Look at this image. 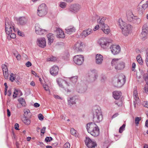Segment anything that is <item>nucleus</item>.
I'll use <instances>...</instances> for the list:
<instances>
[{
  "mask_svg": "<svg viewBox=\"0 0 148 148\" xmlns=\"http://www.w3.org/2000/svg\"><path fill=\"white\" fill-rule=\"evenodd\" d=\"M14 32L13 31L10 33V34L8 35L7 38L8 39L10 40L11 38L14 39L16 38V35L14 33Z\"/></svg>",
  "mask_w": 148,
  "mask_h": 148,
  "instance_id": "38",
  "label": "nucleus"
},
{
  "mask_svg": "<svg viewBox=\"0 0 148 148\" xmlns=\"http://www.w3.org/2000/svg\"><path fill=\"white\" fill-rule=\"evenodd\" d=\"M27 21V19L25 17H21L18 20V24L20 25H24L26 24Z\"/></svg>",
  "mask_w": 148,
  "mask_h": 148,
  "instance_id": "24",
  "label": "nucleus"
},
{
  "mask_svg": "<svg viewBox=\"0 0 148 148\" xmlns=\"http://www.w3.org/2000/svg\"><path fill=\"white\" fill-rule=\"evenodd\" d=\"M78 76H75L70 78L71 81L73 84H75L77 81Z\"/></svg>",
  "mask_w": 148,
  "mask_h": 148,
  "instance_id": "37",
  "label": "nucleus"
},
{
  "mask_svg": "<svg viewBox=\"0 0 148 148\" xmlns=\"http://www.w3.org/2000/svg\"><path fill=\"white\" fill-rule=\"evenodd\" d=\"M136 66V64L134 62H133L132 65V70L133 71H134L135 69Z\"/></svg>",
  "mask_w": 148,
  "mask_h": 148,
  "instance_id": "52",
  "label": "nucleus"
},
{
  "mask_svg": "<svg viewBox=\"0 0 148 148\" xmlns=\"http://www.w3.org/2000/svg\"><path fill=\"white\" fill-rule=\"evenodd\" d=\"M127 16L128 21L132 23L134 21V19L137 16H134L132 12L130 10H129L127 12Z\"/></svg>",
  "mask_w": 148,
  "mask_h": 148,
  "instance_id": "19",
  "label": "nucleus"
},
{
  "mask_svg": "<svg viewBox=\"0 0 148 148\" xmlns=\"http://www.w3.org/2000/svg\"><path fill=\"white\" fill-rule=\"evenodd\" d=\"M56 36L58 38H64L65 34L63 31L60 28H57L56 30Z\"/></svg>",
  "mask_w": 148,
  "mask_h": 148,
  "instance_id": "21",
  "label": "nucleus"
},
{
  "mask_svg": "<svg viewBox=\"0 0 148 148\" xmlns=\"http://www.w3.org/2000/svg\"><path fill=\"white\" fill-rule=\"evenodd\" d=\"M93 116V121L94 123L90 122L87 123L86 126V130L88 133L96 127L97 125L95 123H99L103 119V116L100 108L98 106H95L92 110Z\"/></svg>",
  "mask_w": 148,
  "mask_h": 148,
  "instance_id": "1",
  "label": "nucleus"
},
{
  "mask_svg": "<svg viewBox=\"0 0 148 148\" xmlns=\"http://www.w3.org/2000/svg\"><path fill=\"white\" fill-rule=\"evenodd\" d=\"M148 35V27L144 26L143 27L142 31L140 37L142 39L144 40L147 38Z\"/></svg>",
  "mask_w": 148,
  "mask_h": 148,
  "instance_id": "14",
  "label": "nucleus"
},
{
  "mask_svg": "<svg viewBox=\"0 0 148 148\" xmlns=\"http://www.w3.org/2000/svg\"><path fill=\"white\" fill-rule=\"evenodd\" d=\"M18 101L23 107H25L26 106V103L25 99L22 98H20L18 99Z\"/></svg>",
  "mask_w": 148,
  "mask_h": 148,
  "instance_id": "34",
  "label": "nucleus"
},
{
  "mask_svg": "<svg viewBox=\"0 0 148 148\" xmlns=\"http://www.w3.org/2000/svg\"><path fill=\"white\" fill-rule=\"evenodd\" d=\"M66 3L65 2H61L60 3V7L62 8H64L66 7Z\"/></svg>",
  "mask_w": 148,
  "mask_h": 148,
  "instance_id": "43",
  "label": "nucleus"
},
{
  "mask_svg": "<svg viewBox=\"0 0 148 148\" xmlns=\"http://www.w3.org/2000/svg\"><path fill=\"white\" fill-rule=\"evenodd\" d=\"M19 125L18 123H16L14 125V127L15 129L16 130H19L18 128H19Z\"/></svg>",
  "mask_w": 148,
  "mask_h": 148,
  "instance_id": "57",
  "label": "nucleus"
},
{
  "mask_svg": "<svg viewBox=\"0 0 148 148\" xmlns=\"http://www.w3.org/2000/svg\"><path fill=\"white\" fill-rule=\"evenodd\" d=\"M31 65L32 63L29 61H28L26 64V66L27 67H29Z\"/></svg>",
  "mask_w": 148,
  "mask_h": 148,
  "instance_id": "56",
  "label": "nucleus"
},
{
  "mask_svg": "<svg viewBox=\"0 0 148 148\" xmlns=\"http://www.w3.org/2000/svg\"><path fill=\"white\" fill-rule=\"evenodd\" d=\"M125 126V125L123 124L119 128V132L121 133H122L123 131L124 130Z\"/></svg>",
  "mask_w": 148,
  "mask_h": 148,
  "instance_id": "44",
  "label": "nucleus"
},
{
  "mask_svg": "<svg viewBox=\"0 0 148 148\" xmlns=\"http://www.w3.org/2000/svg\"><path fill=\"white\" fill-rule=\"evenodd\" d=\"M2 70L3 69H6L8 68L7 66L5 64H3L2 65Z\"/></svg>",
  "mask_w": 148,
  "mask_h": 148,
  "instance_id": "64",
  "label": "nucleus"
},
{
  "mask_svg": "<svg viewBox=\"0 0 148 148\" xmlns=\"http://www.w3.org/2000/svg\"><path fill=\"white\" fill-rule=\"evenodd\" d=\"M99 25H97L95 26V28L93 29V30L94 31H96L97 30L99 29Z\"/></svg>",
  "mask_w": 148,
  "mask_h": 148,
  "instance_id": "58",
  "label": "nucleus"
},
{
  "mask_svg": "<svg viewBox=\"0 0 148 148\" xmlns=\"http://www.w3.org/2000/svg\"><path fill=\"white\" fill-rule=\"evenodd\" d=\"M35 29L36 33L38 35H42L46 34L47 32V30L41 28L40 25L38 23L35 24Z\"/></svg>",
  "mask_w": 148,
  "mask_h": 148,
  "instance_id": "10",
  "label": "nucleus"
},
{
  "mask_svg": "<svg viewBox=\"0 0 148 148\" xmlns=\"http://www.w3.org/2000/svg\"><path fill=\"white\" fill-rule=\"evenodd\" d=\"M53 138L51 137H47L45 140V141L46 142H49L51 141Z\"/></svg>",
  "mask_w": 148,
  "mask_h": 148,
  "instance_id": "47",
  "label": "nucleus"
},
{
  "mask_svg": "<svg viewBox=\"0 0 148 148\" xmlns=\"http://www.w3.org/2000/svg\"><path fill=\"white\" fill-rule=\"evenodd\" d=\"M57 58L56 57H54L53 56L47 58V61H54L56 60Z\"/></svg>",
  "mask_w": 148,
  "mask_h": 148,
  "instance_id": "42",
  "label": "nucleus"
},
{
  "mask_svg": "<svg viewBox=\"0 0 148 148\" xmlns=\"http://www.w3.org/2000/svg\"><path fill=\"white\" fill-rule=\"evenodd\" d=\"M89 133L94 137L98 136L99 134V129L98 126L97 125L96 127H95Z\"/></svg>",
  "mask_w": 148,
  "mask_h": 148,
  "instance_id": "20",
  "label": "nucleus"
},
{
  "mask_svg": "<svg viewBox=\"0 0 148 148\" xmlns=\"http://www.w3.org/2000/svg\"><path fill=\"white\" fill-rule=\"evenodd\" d=\"M125 81V76L123 74H121L119 75L118 77L115 79L114 84L115 86L120 88L124 84Z\"/></svg>",
  "mask_w": 148,
  "mask_h": 148,
  "instance_id": "5",
  "label": "nucleus"
},
{
  "mask_svg": "<svg viewBox=\"0 0 148 148\" xmlns=\"http://www.w3.org/2000/svg\"><path fill=\"white\" fill-rule=\"evenodd\" d=\"M37 14L40 16L45 15L47 13V8L45 3L41 4L38 7L37 10Z\"/></svg>",
  "mask_w": 148,
  "mask_h": 148,
  "instance_id": "7",
  "label": "nucleus"
},
{
  "mask_svg": "<svg viewBox=\"0 0 148 148\" xmlns=\"http://www.w3.org/2000/svg\"><path fill=\"white\" fill-rule=\"evenodd\" d=\"M7 116L8 117H9L11 115L9 109H7Z\"/></svg>",
  "mask_w": 148,
  "mask_h": 148,
  "instance_id": "60",
  "label": "nucleus"
},
{
  "mask_svg": "<svg viewBox=\"0 0 148 148\" xmlns=\"http://www.w3.org/2000/svg\"><path fill=\"white\" fill-rule=\"evenodd\" d=\"M18 34L20 36H23L24 35V34H23L22 33V32H21V31H18Z\"/></svg>",
  "mask_w": 148,
  "mask_h": 148,
  "instance_id": "63",
  "label": "nucleus"
},
{
  "mask_svg": "<svg viewBox=\"0 0 148 148\" xmlns=\"http://www.w3.org/2000/svg\"><path fill=\"white\" fill-rule=\"evenodd\" d=\"M136 59L137 62L140 64L142 65L143 63V61L141 56L140 55H138L136 57Z\"/></svg>",
  "mask_w": 148,
  "mask_h": 148,
  "instance_id": "39",
  "label": "nucleus"
},
{
  "mask_svg": "<svg viewBox=\"0 0 148 148\" xmlns=\"http://www.w3.org/2000/svg\"><path fill=\"white\" fill-rule=\"evenodd\" d=\"M71 134L75 136H77V134L76 132V131L73 128H71L70 130Z\"/></svg>",
  "mask_w": 148,
  "mask_h": 148,
  "instance_id": "41",
  "label": "nucleus"
},
{
  "mask_svg": "<svg viewBox=\"0 0 148 148\" xmlns=\"http://www.w3.org/2000/svg\"><path fill=\"white\" fill-rule=\"evenodd\" d=\"M133 93L134 97L135 100L136 101L137 100L139 99V98L138 97V93L136 90V86H135L134 88Z\"/></svg>",
  "mask_w": 148,
  "mask_h": 148,
  "instance_id": "32",
  "label": "nucleus"
},
{
  "mask_svg": "<svg viewBox=\"0 0 148 148\" xmlns=\"http://www.w3.org/2000/svg\"><path fill=\"white\" fill-rule=\"evenodd\" d=\"M66 33L69 34H71L75 31V29L74 27L67 28L65 29Z\"/></svg>",
  "mask_w": 148,
  "mask_h": 148,
  "instance_id": "33",
  "label": "nucleus"
},
{
  "mask_svg": "<svg viewBox=\"0 0 148 148\" xmlns=\"http://www.w3.org/2000/svg\"><path fill=\"white\" fill-rule=\"evenodd\" d=\"M98 43L101 48L103 49H106L108 47L110 42L108 38L102 37L98 40Z\"/></svg>",
  "mask_w": 148,
  "mask_h": 148,
  "instance_id": "6",
  "label": "nucleus"
},
{
  "mask_svg": "<svg viewBox=\"0 0 148 148\" xmlns=\"http://www.w3.org/2000/svg\"><path fill=\"white\" fill-rule=\"evenodd\" d=\"M43 88L46 91H48L49 90L48 86L46 84H43Z\"/></svg>",
  "mask_w": 148,
  "mask_h": 148,
  "instance_id": "51",
  "label": "nucleus"
},
{
  "mask_svg": "<svg viewBox=\"0 0 148 148\" xmlns=\"http://www.w3.org/2000/svg\"><path fill=\"white\" fill-rule=\"evenodd\" d=\"M59 70V69L58 66L54 65L50 69V73L53 76H56L58 74Z\"/></svg>",
  "mask_w": 148,
  "mask_h": 148,
  "instance_id": "16",
  "label": "nucleus"
},
{
  "mask_svg": "<svg viewBox=\"0 0 148 148\" xmlns=\"http://www.w3.org/2000/svg\"><path fill=\"white\" fill-rule=\"evenodd\" d=\"M22 121L26 125H28L30 123L31 121L29 118L24 117L22 119Z\"/></svg>",
  "mask_w": 148,
  "mask_h": 148,
  "instance_id": "35",
  "label": "nucleus"
},
{
  "mask_svg": "<svg viewBox=\"0 0 148 148\" xmlns=\"http://www.w3.org/2000/svg\"><path fill=\"white\" fill-rule=\"evenodd\" d=\"M37 44L40 47L44 48L46 45V41L45 38H38L37 39Z\"/></svg>",
  "mask_w": 148,
  "mask_h": 148,
  "instance_id": "17",
  "label": "nucleus"
},
{
  "mask_svg": "<svg viewBox=\"0 0 148 148\" xmlns=\"http://www.w3.org/2000/svg\"><path fill=\"white\" fill-rule=\"evenodd\" d=\"M127 16L128 21L132 23L134 21V19L137 16H134L132 12L130 10H129L127 12Z\"/></svg>",
  "mask_w": 148,
  "mask_h": 148,
  "instance_id": "18",
  "label": "nucleus"
},
{
  "mask_svg": "<svg viewBox=\"0 0 148 148\" xmlns=\"http://www.w3.org/2000/svg\"><path fill=\"white\" fill-rule=\"evenodd\" d=\"M106 19V17H99V18L97 19V23L99 24V25L102 27H104L105 25H107L105 24V21Z\"/></svg>",
  "mask_w": 148,
  "mask_h": 148,
  "instance_id": "25",
  "label": "nucleus"
},
{
  "mask_svg": "<svg viewBox=\"0 0 148 148\" xmlns=\"http://www.w3.org/2000/svg\"><path fill=\"white\" fill-rule=\"evenodd\" d=\"M5 30L6 34L9 35L13 31L15 32V29L14 27L13 23L9 21L8 18H5Z\"/></svg>",
  "mask_w": 148,
  "mask_h": 148,
  "instance_id": "4",
  "label": "nucleus"
},
{
  "mask_svg": "<svg viewBox=\"0 0 148 148\" xmlns=\"http://www.w3.org/2000/svg\"><path fill=\"white\" fill-rule=\"evenodd\" d=\"M81 6L78 4H74L71 5L68 8V10L71 12H77L80 9Z\"/></svg>",
  "mask_w": 148,
  "mask_h": 148,
  "instance_id": "11",
  "label": "nucleus"
},
{
  "mask_svg": "<svg viewBox=\"0 0 148 148\" xmlns=\"http://www.w3.org/2000/svg\"><path fill=\"white\" fill-rule=\"evenodd\" d=\"M85 142L88 148H95L97 146V144L96 142L92 140L88 137H86Z\"/></svg>",
  "mask_w": 148,
  "mask_h": 148,
  "instance_id": "9",
  "label": "nucleus"
},
{
  "mask_svg": "<svg viewBox=\"0 0 148 148\" xmlns=\"http://www.w3.org/2000/svg\"><path fill=\"white\" fill-rule=\"evenodd\" d=\"M70 144L68 142L66 143L64 145V148H70Z\"/></svg>",
  "mask_w": 148,
  "mask_h": 148,
  "instance_id": "48",
  "label": "nucleus"
},
{
  "mask_svg": "<svg viewBox=\"0 0 148 148\" xmlns=\"http://www.w3.org/2000/svg\"><path fill=\"white\" fill-rule=\"evenodd\" d=\"M15 75L13 73L11 74L10 75V80L13 82L15 79Z\"/></svg>",
  "mask_w": 148,
  "mask_h": 148,
  "instance_id": "45",
  "label": "nucleus"
},
{
  "mask_svg": "<svg viewBox=\"0 0 148 148\" xmlns=\"http://www.w3.org/2000/svg\"><path fill=\"white\" fill-rule=\"evenodd\" d=\"M92 32V30L91 29H88L86 30H84V36L86 37Z\"/></svg>",
  "mask_w": 148,
  "mask_h": 148,
  "instance_id": "31",
  "label": "nucleus"
},
{
  "mask_svg": "<svg viewBox=\"0 0 148 148\" xmlns=\"http://www.w3.org/2000/svg\"><path fill=\"white\" fill-rule=\"evenodd\" d=\"M102 30L103 32L106 34H108L110 32L109 26L107 25L102 27Z\"/></svg>",
  "mask_w": 148,
  "mask_h": 148,
  "instance_id": "27",
  "label": "nucleus"
},
{
  "mask_svg": "<svg viewBox=\"0 0 148 148\" xmlns=\"http://www.w3.org/2000/svg\"><path fill=\"white\" fill-rule=\"evenodd\" d=\"M38 118L39 120L41 121L43 119L44 117L42 114H40L38 115Z\"/></svg>",
  "mask_w": 148,
  "mask_h": 148,
  "instance_id": "50",
  "label": "nucleus"
},
{
  "mask_svg": "<svg viewBox=\"0 0 148 148\" xmlns=\"http://www.w3.org/2000/svg\"><path fill=\"white\" fill-rule=\"evenodd\" d=\"M24 117H30L31 116V114L28 109H25L24 110Z\"/></svg>",
  "mask_w": 148,
  "mask_h": 148,
  "instance_id": "30",
  "label": "nucleus"
},
{
  "mask_svg": "<svg viewBox=\"0 0 148 148\" xmlns=\"http://www.w3.org/2000/svg\"><path fill=\"white\" fill-rule=\"evenodd\" d=\"M64 81L63 79L60 78L58 79L57 80V82L59 86L62 88H64L62 83Z\"/></svg>",
  "mask_w": 148,
  "mask_h": 148,
  "instance_id": "36",
  "label": "nucleus"
},
{
  "mask_svg": "<svg viewBox=\"0 0 148 148\" xmlns=\"http://www.w3.org/2000/svg\"><path fill=\"white\" fill-rule=\"evenodd\" d=\"M141 22V19L138 17L136 16L134 19V21L132 22L133 23L138 24L140 23Z\"/></svg>",
  "mask_w": 148,
  "mask_h": 148,
  "instance_id": "40",
  "label": "nucleus"
},
{
  "mask_svg": "<svg viewBox=\"0 0 148 148\" xmlns=\"http://www.w3.org/2000/svg\"><path fill=\"white\" fill-rule=\"evenodd\" d=\"M47 37L48 40V44L50 45L53 41L54 38L53 35L50 33L47 35Z\"/></svg>",
  "mask_w": 148,
  "mask_h": 148,
  "instance_id": "28",
  "label": "nucleus"
},
{
  "mask_svg": "<svg viewBox=\"0 0 148 148\" xmlns=\"http://www.w3.org/2000/svg\"><path fill=\"white\" fill-rule=\"evenodd\" d=\"M111 64L113 66H114L116 70H121L124 67V64L123 62H119V59H114L111 62Z\"/></svg>",
  "mask_w": 148,
  "mask_h": 148,
  "instance_id": "8",
  "label": "nucleus"
},
{
  "mask_svg": "<svg viewBox=\"0 0 148 148\" xmlns=\"http://www.w3.org/2000/svg\"><path fill=\"white\" fill-rule=\"evenodd\" d=\"M118 23L120 28L122 30V33L123 35L127 36L131 33L132 29L131 25L126 23L121 19L119 20Z\"/></svg>",
  "mask_w": 148,
  "mask_h": 148,
  "instance_id": "2",
  "label": "nucleus"
},
{
  "mask_svg": "<svg viewBox=\"0 0 148 148\" xmlns=\"http://www.w3.org/2000/svg\"><path fill=\"white\" fill-rule=\"evenodd\" d=\"M148 2L147 1L146 3L143 4L142 5L139 4L137 7V9L138 12L139 14H141L144 12L145 10L146 9L148 6Z\"/></svg>",
  "mask_w": 148,
  "mask_h": 148,
  "instance_id": "13",
  "label": "nucleus"
},
{
  "mask_svg": "<svg viewBox=\"0 0 148 148\" xmlns=\"http://www.w3.org/2000/svg\"><path fill=\"white\" fill-rule=\"evenodd\" d=\"M121 95V92L118 91H114L113 92V95L114 98L116 99H119Z\"/></svg>",
  "mask_w": 148,
  "mask_h": 148,
  "instance_id": "29",
  "label": "nucleus"
},
{
  "mask_svg": "<svg viewBox=\"0 0 148 148\" xmlns=\"http://www.w3.org/2000/svg\"><path fill=\"white\" fill-rule=\"evenodd\" d=\"M74 63L78 65H81L83 62V56L82 55H79L75 56L73 58Z\"/></svg>",
  "mask_w": 148,
  "mask_h": 148,
  "instance_id": "12",
  "label": "nucleus"
},
{
  "mask_svg": "<svg viewBox=\"0 0 148 148\" xmlns=\"http://www.w3.org/2000/svg\"><path fill=\"white\" fill-rule=\"evenodd\" d=\"M95 59L96 63L98 64H101L103 61V56L100 54H97L96 55Z\"/></svg>",
  "mask_w": 148,
  "mask_h": 148,
  "instance_id": "22",
  "label": "nucleus"
},
{
  "mask_svg": "<svg viewBox=\"0 0 148 148\" xmlns=\"http://www.w3.org/2000/svg\"><path fill=\"white\" fill-rule=\"evenodd\" d=\"M144 89L146 93L148 92V87L147 86H145Z\"/></svg>",
  "mask_w": 148,
  "mask_h": 148,
  "instance_id": "61",
  "label": "nucleus"
},
{
  "mask_svg": "<svg viewBox=\"0 0 148 148\" xmlns=\"http://www.w3.org/2000/svg\"><path fill=\"white\" fill-rule=\"evenodd\" d=\"M3 75L5 79H7L8 78V72L3 73Z\"/></svg>",
  "mask_w": 148,
  "mask_h": 148,
  "instance_id": "49",
  "label": "nucleus"
},
{
  "mask_svg": "<svg viewBox=\"0 0 148 148\" xmlns=\"http://www.w3.org/2000/svg\"><path fill=\"white\" fill-rule=\"evenodd\" d=\"M77 100V99L75 97L70 98V99L68 100V104L70 106L75 104Z\"/></svg>",
  "mask_w": 148,
  "mask_h": 148,
  "instance_id": "26",
  "label": "nucleus"
},
{
  "mask_svg": "<svg viewBox=\"0 0 148 148\" xmlns=\"http://www.w3.org/2000/svg\"><path fill=\"white\" fill-rule=\"evenodd\" d=\"M16 57L17 60H19L21 59V55L19 54H18Z\"/></svg>",
  "mask_w": 148,
  "mask_h": 148,
  "instance_id": "62",
  "label": "nucleus"
},
{
  "mask_svg": "<svg viewBox=\"0 0 148 148\" xmlns=\"http://www.w3.org/2000/svg\"><path fill=\"white\" fill-rule=\"evenodd\" d=\"M141 120V118L140 117H137L135 118V123L137 125L139 124V122Z\"/></svg>",
  "mask_w": 148,
  "mask_h": 148,
  "instance_id": "46",
  "label": "nucleus"
},
{
  "mask_svg": "<svg viewBox=\"0 0 148 148\" xmlns=\"http://www.w3.org/2000/svg\"><path fill=\"white\" fill-rule=\"evenodd\" d=\"M112 53L114 55L119 53L120 51L121 48L119 45H113L110 48Z\"/></svg>",
  "mask_w": 148,
  "mask_h": 148,
  "instance_id": "15",
  "label": "nucleus"
},
{
  "mask_svg": "<svg viewBox=\"0 0 148 148\" xmlns=\"http://www.w3.org/2000/svg\"><path fill=\"white\" fill-rule=\"evenodd\" d=\"M74 48L77 51H82L83 48V42L81 41L78 42L74 46Z\"/></svg>",
  "mask_w": 148,
  "mask_h": 148,
  "instance_id": "23",
  "label": "nucleus"
},
{
  "mask_svg": "<svg viewBox=\"0 0 148 148\" xmlns=\"http://www.w3.org/2000/svg\"><path fill=\"white\" fill-rule=\"evenodd\" d=\"M144 79L146 81H148V76L146 74H145L143 76Z\"/></svg>",
  "mask_w": 148,
  "mask_h": 148,
  "instance_id": "54",
  "label": "nucleus"
},
{
  "mask_svg": "<svg viewBox=\"0 0 148 148\" xmlns=\"http://www.w3.org/2000/svg\"><path fill=\"white\" fill-rule=\"evenodd\" d=\"M98 77L97 71L94 69H91L88 71L87 75V80L88 82H93L97 79Z\"/></svg>",
  "mask_w": 148,
  "mask_h": 148,
  "instance_id": "3",
  "label": "nucleus"
},
{
  "mask_svg": "<svg viewBox=\"0 0 148 148\" xmlns=\"http://www.w3.org/2000/svg\"><path fill=\"white\" fill-rule=\"evenodd\" d=\"M46 127H43L41 130V133L44 134L45 132Z\"/></svg>",
  "mask_w": 148,
  "mask_h": 148,
  "instance_id": "55",
  "label": "nucleus"
},
{
  "mask_svg": "<svg viewBox=\"0 0 148 148\" xmlns=\"http://www.w3.org/2000/svg\"><path fill=\"white\" fill-rule=\"evenodd\" d=\"M16 93H17L16 94V95H18L19 94H20V96H21L22 95V93L20 90L16 89Z\"/></svg>",
  "mask_w": 148,
  "mask_h": 148,
  "instance_id": "53",
  "label": "nucleus"
},
{
  "mask_svg": "<svg viewBox=\"0 0 148 148\" xmlns=\"http://www.w3.org/2000/svg\"><path fill=\"white\" fill-rule=\"evenodd\" d=\"M34 106L36 108H37L40 106V104L37 103H36L34 104Z\"/></svg>",
  "mask_w": 148,
  "mask_h": 148,
  "instance_id": "59",
  "label": "nucleus"
}]
</instances>
